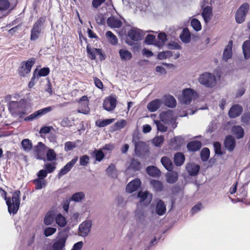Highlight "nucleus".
<instances>
[{
    "label": "nucleus",
    "mask_w": 250,
    "mask_h": 250,
    "mask_svg": "<svg viewBox=\"0 0 250 250\" xmlns=\"http://www.w3.org/2000/svg\"><path fill=\"white\" fill-rule=\"evenodd\" d=\"M202 143L199 141H192L187 144V147L189 151L195 152L200 149Z\"/></svg>",
    "instance_id": "nucleus-23"
},
{
    "label": "nucleus",
    "mask_w": 250,
    "mask_h": 250,
    "mask_svg": "<svg viewBox=\"0 0 250 250\" xmlns=\"http://www.w3.org/2000/svg\"><path fill=\"white\" fill-rule=\"evenodd\" d=\"M191 25L193 28L197 31H200L201 29L202 26L200 21L197 19H193L191 21Z\"/></svg>",
    "instance_id": "nucleus-54"
},
{
    "label": "nucleus",
    "mask_w": 250,
    "mask_h": 250,
    "mask_svg": "<svg viewBox=\"0 0 250 250\" xmlns=\"http://www.w3.org/2000/svg\"><path fill=\"white\" fill-rule=\"evenodd\" d=\"M10 5V2L8 0H0V12L7 10Z\"/></svg>",
    "instance_id": "nucleus-52"
},
{
    "label": "nucleus",
    "mask_w": 250,
    "mask_h": 250,
    "mask_svg": "<svg viewBox=\"0 0 250 250\" xmlns=\"http://www.w3.org/2000/svg\"><path fill=\"white\" fill-rule=\"evenodd\" d=\"M52 108L51 106H48L40 110H38L33 113L30 114L28 116L25 117L24 119L25 121L30 122L35 119H37L42 116V115H45L47 113L52 111Z\"/></svg>",
    "instance_id": "nucleus-8"
},
{
    "label": "nucleus",
    "mask_w": 250,
    "mask_h": 250,
    "mask_svg": "<svg viewBox=\"0 0 250 250\" xmlns=\"http://www.w3.org/2000/svg\"><path fill=\"white\" fill-rule=\"evenodd\" d=\"M180 38L184 43L189 42L191 39V34L188 28H185L183 29L180 35Z\"/></svg>",
    "instance_id": "nucleus-30"
},
{
    "label": "nucleus",
    "mask_w": 250,
    "mask_h": 250,
    "mask_svg": "<svg viewBox=\"0 0 250 250\" xmlns=\"http://www.w3.org/2000/svg\"><path fill=\"white\" fill-rule=\"evenodd\" d=\"M45 156H46L48 161H52L56 159L57 155L53 149H49L46 152Z\"/></svg>",
    "instance_id": "nucleus-51"
},
{
    "label": "nucleus",
    "mask_w": 250,
    "mask_h": 250,
    "mask_svg": "<svg viewBox=\"0 0 250 250\" xmlns=\"http://www.w3.org/2000/svg\"><path fill=\"white\" fill-rule=\"evenodd\" d=\"M224 145L227 150L229 152L233 151L236 146L235 138L231 135H227L224 141Z\"/></svg>",
    "instance_id": "nucleus-14"
},
{
    "label": "nucleus",
    "mask_w": 250,
    "mask_h": 250,
    "mask_svg": "<svg viewBox=\"0 0 250 250\" xmlns=\"http://www.w3.org/2000/svg\"><path fill=\"white\" fill-rule=\"evenodd\" d=\"M92 223L91 221H84L82 223L79 227V230L81 235L86 236L90 230Z\"/></svg>",
    "instance_id": "nucleus-20"
},
{
    "label": "nucleus",
    "mask_w": 250,
    "mask_h": 250,
    "mask_svg": "<svg viewBox=\"0 0 250 250\" xmlns=\"http://www.w3.org/2000/svg\"><path fill=\"white\" fill-rule=\"evenodd\" d=\"M162 101L158 99L150 102L147 105V109L150 112H155L161 106Z\"/></svg>",
    "instance_id": "nucleus-22"
},
{
    "label": "nucleus",
    "mask_w": 250,
    "mask_h": 250,
    "mask_svg": "<svg viewBox=\"0 0 250 250\" xmlns=\"http://www.w3.org/2000/svg\"><path fill=\"white\" fill-rule=\"evenodd\" d=\"M163 100L164 104L167 107L173 108L176 105V100L172 96H165L164 97Z\"/></svg>",
    "instance_id": "nucleus-29"
},
{
    "label": "nucleus",
    "mask_w": 250,
    "mask_h": 250,
    "mask_svg": "<svg viewBox=\"0 0 250 250\" xmlns=\"http://www.w3.org/2000/svg\"><path fill=\"white\" fill-rule=\"evenodd\" d=\"M98 48H92L89 44L86 46V52L88 57L92 60L96 59V54H97Z\"/></svg>",
    "instance_id": "nucleus-40"
},
{
    "label": "nucleus",
    "mask_w": 250,
    "mask_h": 250,
    "mask_svg": "<svg viewBox=\"0 0 250 250\" xmlns=\"http://www.w3.org/2000/svg\"><path fill=\"white\" fill-rule=\"evenodd\" d=\"M161 162L165 168L168 171H172L173 169V165L172 161L166 156L163 157Z\"/></svg>",
    "instance_id": "nucleus-28"
},
{
    "label": "nucleus",
    "mask_w": 250,
    "mask_h": 250,
    "mask_svg": "<svg viewBox=\"0 0 250 250\" xmlns=\"http://www.w3.org/2000/svg\"><path fill=\"white\" fill-rule=\"evenodd\" d=\"M127 35L130 40L129 41L127 39L125 42L129 45H132L134 42L142 40L144 36L142 30L135 28H132L128 30Z\"/></svg>",
    "instance_id": "nucleus-5"
},
{
    "label": "nucleus",
    "mask_w": 250,
    "mask_h": 250,
    "mask_svg": "<svg viewBox=\"0 0 250 250\" xmlns=\"http://www.w3.org/2000/svg\"><path fill=\"white\" fill-rule=\"evenodd\" d=\"M50 73V69L49 67H44L41 68L38 72L37 77H45Z\"/></svg>",
    "instance_id": "nucleus-58"
},
{
    "label": "nucleus",
    "mask_w": 250,
    "mask_h": 250,
    "mask_svg": "<svg viewBox=\"0 0 250 250\" xmlns=\"http://www.w3.org/2000/svg\"><path fill=\"white\" fill-rule=\"evenodd\" d=\"M46 146L41 142L34 146L36 157L38 160L45 161Z\"/></svg>",
    "instance_id": "nucleus-9"
},
{
    "label": "nucleus",
    "mask_w": 250,
    "mask_h": 250,
    "mask_svg": "<svg viewBox=\"0 0 250 250\" xmlns=\"http://www.w3.org/2000/svg\"><path fill=\"white\" fill-rule=\"evenodd\" d=\"M45 169L47 171V173H52L56 168L55 163H47L44 166Z\"/></svg>",
    "instance_id": "nucleus-59"
},
{
    "label": "nucleus",
    "mask_w": 250,
    "mask_h": 250,
    "mask_svg": "<svg viewBox=\"0 0 250 250\" xmlns=\"http://www.w3.org/2000/svg\"><path fill=\"white\" fill-rule=\"evenodd\" d=\"M185 157L181 152L176 153L174 156V162L176 166H181L185 161Z\"/></svg>",
    "instance_id": "nucleus-35"
},
{
    "label": "nucleus",
    "mask_w": 250,
    "mask_h": 250,
    "mask_svg": "<svg viewBox=\"0 0 250 250\" xmlns=\"http://www.w3.org/2000/svg\"><path fill=\"white\" fill-rule=\"evenodd\" d=\"M243 110V107L241 105L234 104L229 109L228 115L230 118H236L242 114Z\"/></svg>",
    "instance_id": "nucleus-15"
},
{
    "label": "nucleus",
    "mask_w": 250,
    "mask_h": 250,
    "mask_svg": "<svg viewBox=\"0 0 250 250\" xmlns=\"http://www.w3.org/2000/svg\"><path fill=\"white\" fill-rule=\"evenodd\" d=\"M105 36L109 42L112 45H115L118 43V40L117 37L111 31H107Z\"/></svg>",
    "instance_id": "nucleus-38"
},
{
    "label": "nucleus",
    "mask_w": 250,
    "mask_h": 250,
    "mask_svg": "<svg viewBox=\"0 0 250 250\" xmlns=\"http://www.w3.org/2000/svg\"><path fill=\"white\" fill-rule=\"evenodd\" d=\"M212 9L211 6H206L202 11V16L206 22H208L212 16Z\"/></svg>",
    "instance_id": "nucleus-26"
},
{
    "label": "nucleus",
    "mask_w": 250,
    "mask_h": 250,
    "mask_svg": "<svg viewBox=\"0 0 250 250\" xmlns=\"http://www.w3.org/2000/svg\"><path fill=\"white\" fill-rule=\"evenodd\" d=\"M164 141V138L163 136H159L155 137L153 140L152 143L156 146H160Z\"/></svg>",
    "instance_id": "nucleus-56"
},
{
    "label": "nucleus",
    "mask_w": 250,
    "mask_h": 250,
    "mask_svg": "<svg viewBox=\"0 0 250 250\" xmlns=\"http://www.w3.org/2000/svg\"><path fill=\"white\" fill-rule=\"evenodd\" d=\"M116 168L114 164H111L106 169V172L109 176L113 177L115 175Z\"/></svg>",
    "instance_id": "nucleus-57"
},
{
    "label": "nucleus",
    "mask_w": 250,
    "mask_h": 250,
    "mask_svg": "<svg viewBox=\"0 0 250 250\" xmlns=\"http://www.w3.org/2000/svg\"><path fill=\"white\" fill-rule=\"evenodd\" d=\"M166 179L167 183L169 184L175 183L178 179V173L174 171L167 173L166 174Z\"/></svg>",
    "instance_id": "nucleus-36"
},
{
    "label": "nucleus",
    "mask_w": 250,
    "mask_h": 250,
    "mask_svg": "<svg viewBox=\"0 0 250 250\" xmlns=\"http://www.w3.org/2000/svg\"><path fill=\"white\" fill-rule=\"evenodd\" d=\"M66 238L64 237L59 238L53 245V250H62L65 246Z\"/></svg>",
    "instance_id": "nucleus-31"
},
{
    "label": "nucleus",
    "mask_w": 250,
    "mask_h": 250,
    "mask_svg": "<svg viewBox=\"0 0 250 250\" xmlns=\"http://www.w3.org/2000/svg\"><path fill=\"white\" fill-rule=\"evenodd\" d=\"M210 151L209 148L204 147L200 153L201 158L203 162H206L209 157Z\"/></svg>",
    "instance_id": "nucleus-48"
},
{
    "label": "nucleus",
    "mask_w": 250,
    "mask_h": 250,
    "mask_svg": "<svg viewBox=\"0 0 250 250\" xmlns=\"http://www.w3.org/2000/svg\"><path fill=\"white\" fill-rule=\"evenodd\" d=\"M80 165L82 166H86L89 163V157L87 155L81 156L80 158Z\"/></svg>",
    "instance_id": "nucleus-60"
},
{
    "label": "nucleus",
    "mask_w": 250,
    "mask_h": 250,
    "mask_svg": "<svg viewBox=\"0 0 250 250\" xmlns=\"http://www.w3.org/2000/svg\"><path fill=\"white\" fill-rule=\"evenodd\" d=\"M78 160V157L76 156L72 159L70 162L67 163L60 171L58 175L60 176L66 174L68 172L72 167L76 164Z\"/></svg>",
    "instance_id": "nucleus-19"
},
{
    "label": "nucleus",
    "mask_w": 250,
    "mask_h": 250,
    "mask_svg": "<svg viewBox=\"0 0 250 250\" xmlns=\"http://www.w3.org/2000/svg\"><path fill=\"white\" fill-rule=\"evenodd\" d=\"M107 24L111 28H120L122 26V21L118 18L111 16L107 19Z\"/></svg>",
    "instance_id": "nucleus-21"
},
{
    "label": "nucleus",
    "mask_w": 250,
    "mask_h": 250,
    "mask_svg": "<svg viewBox=\"0 0 250 250\" xmlns=\"http://www.w3.org/2000/svg\"><path fill=\"white\" fill-rule=\"evenodd\" d=\"M92 156L95 158V160L98 162H101L105 156L102 149H97L93 151Z\"/></svg>",
    "instance_id": "nucleus-41"
},
{
    "label": "nucleus",
    "mask_w": 250,
    "mask_h": 250,
    "mask_svg": "<svg viewBox=\"0 0 250 250\" xmlns=\"http://www.w3.org/2000/svg\"><path fill=\"white\" fill-rule=\"evenodd\" d=\"M195 92L191 88H186L183 91L182 102L185 104H189L191 102Z\"/></svg>",
    "instance_id": "nucleus-17"
},
{
    "label": "nucleus",
    "mask_w": 250,
    "mask_h": 250,
    "mask_svg": "<svg viewBox=\"0 0 250 250\" xmlns=\"http://www.w3.org/2000/svg\"><path fill=\"white\" fill-rule=\"evenodd\" d=\"M249 10V5L244 3L238 9L235 14V20L237 23H242L245 19L246 16Z\"/></svg>",
    "instance_id": "nucleus-7"
},
{
    "label": "nucleus",
    "mask_w": 250,
    "mask_h": 250,
    "mask_svg": "<svg viewBox=\"0 0 250 250\" xmlns=\"http://www.w3.org/2000/svg\"><path fill=\"white\" fill-rule=\"evenodd\" d=\"M173 56L172 52L170 51H166L160 52L158 55V58L159 60L165 59Z\"/></svg>",
    "instance_id": "nucleus-53"
},
{
    "label": "nucleus",
    "mask_w": 250,
    "mask_h": 250,
    "mask_svg": "<svg viewBox=\"0 0 250 250\" xmlns=\"http://www.w3.org/2000/svg\"><path fill=\"white\" fill-rule=\"evenodd\" d=\"M45 21L46 17L42 16L40 17L34 23L31 30L30 40L31 41H36L39 38L44 28Z\"/></svg>",
    "instance_id": "nucleus-4"
},
{
    "label": "nucleus",
    "mask_w": 250,
    "mask_h": 250,
    "mask_svg": "<svg viewBox=\"0 0 250 250\" xmlns=\"http://www.w3.org/2000/svg\"><path fill=\"white\" fill-rule=\"evenodd\" d=\"M213 145L215 154L221 156L225 153V152H223L222 150V146L220 142H215L213 143Z\"/></svg>",
    "instance_id": "nucleus-49"
},
{
    "label": "nucleus",
    "mask_w": 250,
    "mask_h": 250,
    "mask_svg": "<svg viewBox=\"0 0 250 250\" xmlns=\"http://www.w3.org/2000/svg\"><path fill=\"white\" fill-rule=\"evenodd\" d=\"M241 122L246 125L250 124V114L249 113H244L241 118Z\"/></svg>",
    "instance_id": "nucleus-62"
},
{
    "label": "nucleus",
    "mask_w": 250,
    "mask_h": 250,
    "mask_svg": "<svg viewBox=\"0 0 250 250\" xmlns=\"http://www.w3.org/2000/svg\"><path fill=\"white\" fill-rule=\"evenodd\" d=\"M150 184L156 191H161L163 189V184L158 180H153L150 182Z\"/></svg>",
    "instance_id": "nucleus-44"
},
{
    "label": "nucleus",
    "mask_w": 250,
    "mask_h": 250,
    "mask_svg": "<svg viewBox=\"0 0 250 250\" xmlns=\"http://www.w3.org/2000/svg\"><path fill=\"white\" fill-rule=\"evenodd\" d=\"M117 100L115 97L110 96L104 101L103 107L107 111L113 110L116 106Z\"/></svg>",
    "instance_id": "nucleus-12"
},
{
    "label": "nucleus",
    "mask_w": 250,
    "mask_h": 250,
    "mask_svg": "<svg viewBox=\"0 0 250 250\" xmlns=\"http://www.w3.org/2000/svg\"><path fill=\"white\" fill-rule=\"evenodd\" d=\"M166 212V207L163 201L160 200L156 205V212L159 215H163Z\"/></svg>",
    "instance_id": "nucleus-32"
},
{
    "label": "nucleus",
    "mask_w": 250,
    "mask_h": 250,
    "mask_svg": "<svg viewBox=\"0 0 250 250\" xmlns=\"http://www.w3.org/2000/svg\"><path fill=\"white\" fill-rule=\"evenodd\" d=\"M247 184H245L238 190L237 195L239 196L237 199L238 201L241 202L244 204L249 205H250V198H247Z\"/></svg>",
    "instance_id": "nucleus-10"
},
{
    "label": "nucleus",
    "mask_w": 250,
    "mask_h": 250,
    "mask_svg": "<svg viewBox=\"0 0 250 250\" xmlns=\"http://www.w3.org/2000/svg\"><path fill=\"white\" fill-rule=\"evenodd\" d=\"M200 170V167L199 165H196L193 166L189 170L188 173L190 176H196L199 172Z\"/></svg>",
    "instance_id": "nucleus-61"
},
{
    "label": "nucleus",
    "mask_w": 250,
    "mask_h": 250,
    "mask_svg": "<svg viewBox=\"0 0 250 250\" xmlns=\"http://www.w3.org/2000/svg\"><path fill=\"white\" fill-rule=\"evenodd\" d=\"M32 182L35 185V189L36 190H39L45 188L47 184L46 180L38 178L33 180Z\"/></svg>",
    "instance_id": "nucleus-34"
},
{
    "label": "nucleus",
    "mask_w": 250,
    "mask_h": 250,
    "mask_svg": "<svg viewBox=\"0 0 250 250\" xmlns=\"http://www.w3.org/2000/svg\"><path fill=\"white\" fill-rule=\"evenodd\" d=\"M130 167L135 171L139 170L141 168V164L138 160L133 158L131 161Z\"/></svg>",
    "instance_id": "nucleus-47"
},
{
    "label": "nucleus",
    "mask_w": 250,
    "mask_h": 250,
    "mask_svg": "<svg viewBox=\"0 0 250 250\" xmlns=\"http://www.w3.org/2000/svg\"><path fill=\"white\" fill-rule=\"evenodd\" d=\"M56 230L57 229L55 228L48 227L44 229V234L46 237H48L55 233Z\"/></svg>",
    "instance_id": "nucleus-63"
},
{
    "label": "nucleus",
    "mask_w": 250,
    "mask_h": 250,
    "mask_svg": "<svg viewBox=\"0 0 250 250\" xmlns=\"http://www.w3.org/2000/svg\"><path fill=\"white\" fill-rule=\"evenodd\" d=\"M0 192H1V197L4 198L6 202L9 213L16 214L18 212L20 206L21 191L19 190H15L12 194V198L7 197L6 192L1 188H0Z\"/></svg>",
    "instance_id": "nucleus-1"
},
{
    "label": "nucleus",
    "mask_w": 250,
    "mask_h": 250,
    "mask_svg": "<svg viewBox=\"0 0 250 250\" xmlns=\"http://www.w3.org/2000/svg\"><path fill=\"white\" fill-rule=\"evenodd\" d=\"M55 221L57 225L61 227H63L66 224L65 217L60 213L57 215L55 217Z\"/></svg>",
    "instance_id": "nucleus-46"
},
{
    "label": "nucleus",
    "mask_w": 250,
    "mask_h": 250,
    "mask_svg": "<svg viewBox=\"0 0 250 250\" xmlns=\"http://www.w3.org/2000/svg\"><path fill=\"white\" fill-rule=\"evenodd\" d=\"M8 109L12 116L22 118L28 113V103L25 99L19 101H10L8 104Z\"/></svg>",
    "instance_id": "nucleus-2"
},
{
    "label": "nucleus",
    "mask_w": 250,
    "mask_h": 250,
    "mask_svg": "<svg viewBox=\"0 0 250 250\" xmlns=\"http://www.w3.org/2000/svg\"><path fill=\"white\" fill-rule=\"evenodd\" d=\"M146 170L147 174L152 177H157L160 175V171L155 166H148Z\"/></svg>",
    "instance_id": "nucleus-37"
},
{
    "label": "nucleus",
    "mask_w": 250,
    "mask_h": 250,
    "mask_svg": "<svg viewBox=\"0 0 250 250\" xmlns=\"http://www.w3.org/2000/svg\"><path fill=\"white\" fill-rule=\"evenodd\" d=\"M21 145L24 150L26 151H30L33 147L31 141L28 139H24L21 142Z\"/></svg>",
    "instance_id": "nucleus-45"
},
{
    "label": "nucleus",
    "mask_w": 250,
    "mask_h": 250,
    "mask_svg": "<svg viewBox=\"0 0 250 250\" xmlns=\"http://www.w3.org/2000/svg\"><path fill=\"white\" fill-rule=\"evenodd\" d=\"M141 182L139 179H135L130 182L126 187L127 192L131 193L137 190L141 186Z\"/></svg>",
    "instance_id": "nucleus-18"
},
{
    "label": "nucleus",
    "mask_w": 250,
    "mask_h": 250,
    "mask_svg": "<svg viewBox=\"0 0 250 250\" xmlns=\"http://www.w3.org/2000/svg\"><path fill=\"white\" fill-rule=\"evenodd\" d=\"M134 146L135 153L138 156L148 151L147 146L145 142L140 141L135 142Z\"/></svg>",
    "instance_id": "nucleus-16"
},
{
    "label": "nucleus",
    "mask_w": 250,
    "mask_h": 250,
    "mask_svg": "<svg viewBox=\"0 0 250 250\" xmlns=\"http://www.w3.org/2000/svg\"><path fill=\"white\" fill-rule=\"evenodd\" d=\"M184 144V139L181 136H175L170 140L169 146L170 148L178 150Z\"/></svg>",
    "instance_id": "nucleus-13"
},
{
    "label": "nucleus",
    "mask_w": 250,
    "mask_h": 250,
    "mask_svg": "<svg viewBox=\"0 0 250 250\" xmlns=\"http://www.w3.org/2000/svg\"><path fill=\"white\" fill-rule=\"evenodd\" d=\"M36 62V59L34 57L28 60L21 62L18 69V73L21 77H26L31 72L32 67Z\"/></svg>",
    "instance_id": "nucleus-3"
},
{
    "label": "nucleus",
    "mask_w": 250,
    "mask_h": 250,
    "mask_svg": "<svg viewBox=\"0 0 250 250\" xmlns=\"http://www.w3.org/2000/svg\"><path fill=\"white\" fill-rule=\"evenodd\" d=\"M95 20L97 23L99 25H104L105 23V18L102 14L97 15Z\"/></svg>",
    "instance_id": "nucleus-64"
},
{
    "label": "nucleus",
    "mask_w": 250,
    "mask_h": 250,
    "mask_svg": "<svg viewBox=\"0 0 250 250\" xmlns=\"http://www.w3.org/2000/svg\"><path fill=\"white\" fill-rule=\"evenodd\" d=\"M199 82L207 87H212L216 84L215 76L210 73L206 72L201 75L198 79Z\"/></svg>",
    "instance_id": "nucleus-6"
},
{
    "label": "nucleus",
    "mask_w": 250,
    "mask_h": 250,
    "mask_svg": "<svg viewBox=\"0 0 250 250\" xmlns=\"http://www.w3.org/2000/svg\"><path fill=\"white\" fill-rule=\"evenodd\" d=\"M232 41H229L228 45L224 49L223 55V59L224 61H227L232 56Z\"/></svg>",
    "instance_id": "nucleus-24"
},
{
    "label": "nucleus",
    "mask_w": 250,
    "mask_h": 250,
    "mask_svg": "<svg viewBox=\"0 0 250 250\" xmlns=\"http://www.w3.org/2000/svg\"><path fill=\"white\" fill-rule=\"evenodd\" d=\"M119 54L121 60L122 61H128L130 60L132 57V53L125 49H121L119 51Z\"/></svg>",
    "instance_id": "nucleus-27"
},
{
    "label": "nucleus",
    "mask_w": 250,
    "mask_h": 250,
    "mask_svg": "<svg viewBox=\"0 0 250 250\" xmlns=\"http://www.w3.org/2000/svg\"><path fill=\"white\" fill-rule=\"evenodd\" d=\"M127 124V122L124 119L117 121L114 125V128L115 130H119L124 128Z\"/></svg>",
    "instance_id": "nucleus-50"
},
{
    "label": "nucleus",
    "mask_w": 250,
    "mask_h": 250,
    "mask_svg": "<svg viewBox=\"0 0 250 250\" xmlns=\"http://www.w3.org/2000/svg\"><path fill=\"white\" fill-rule=\"evenodd\" d=\"M231 132L237 139L242 138L245 134L244 129L240 125H234L231 128Z\"/></svg>",
    "instance_id": "nucleus-25"
},
{
    "label": "nucleus",
    "mask_w": 250,
    "mask_h": 250,
    "mask_svg": "<svg viewBox=\"0 0 250 250\" xmlns=\"http://www.w3.org/2000/svg\"><path fill=\"white\" fill-rule=\"evenodd\" d=\"M79 109L78 111L84 114H87L89 112L90 109L88 106L89 100L87 96H82L79 102Z\"/></svg>",
    "instance_id": "nucleus-11"
},
{
    "label": "nucleus",
    "mask_w": 250,
    "mask_h": 250,
    "mask_svg": "<svg viewBox=\"0 0 250 250\" xmlns=\"http://www.w3.org/2000/svg\"><path fill=\"white\" fill-rule=\"evenodd\" d=\"M243 52L245 59L250 58V41H245L242 45Z\"/></svg>",
    "instance_id": "nucleus-33"
},
{
    "label": "nucleus",
    "mask_w": 250,
    "mask_h": 250,
    "mask_svg": "<svg viewBox=\"0 0 250 250\" xmlns=\"http://www.w3.org/2000/svg\"><path fill=\"white\" fill-rule=\"evenodd\" d=\"M54 221V214L52 211L48 212L44 218V223L46 225H51Z\"/></svg>",
    "instance_id": "nucleus-43"
},
{
    "label": "nucleus",
    "mask_w": 250,
    "mask_h": 250,
    "mask_svg": "<svg viewBox=\"0 0 250 250\" xmlns=\"http://www.w3.org/2000/svg\"><path fill=\"white\" fill-rule=\"evenodd\" d=\"M84 198V194L82 192H79L73 194L71 200L76 202H80Z\"/></svg>",
    "instance_id": "nucleus-55"
},
{
    "label": "nucleus",
    "mask_w": 250,
    "mask_h": 250,
    "mask_svg": "<svg viewBox=\"0 0 250 250\" xmlns=\"http://www.w3.org/2000/svg\"><path fill=\"white\" fill-rule=\"evenodd\" d=\"M114 119H108L104 120H98L96 121L95 124L99 127H103L110 125L114 122Z\"/></svg>",
    "instance_id": "nucleus-42"
},
{
    "label": "nucleus",
    "mask_w": 250,
    "mask_h": 250,
    "mask_svg": "<svg viewBox=\"0 0 250 250\" xmlns=\"http://www.w3.org/2000/svg\"><path fill=\"white\" fill-rule=\"evenodd\" d=\"M81 142L80 140H77L75 142L68 141L64 144V150L66 152L73 150L77 146V143Z\"/></svg>",
    "instance_id": "nucleus-39"
}]
</instances>
